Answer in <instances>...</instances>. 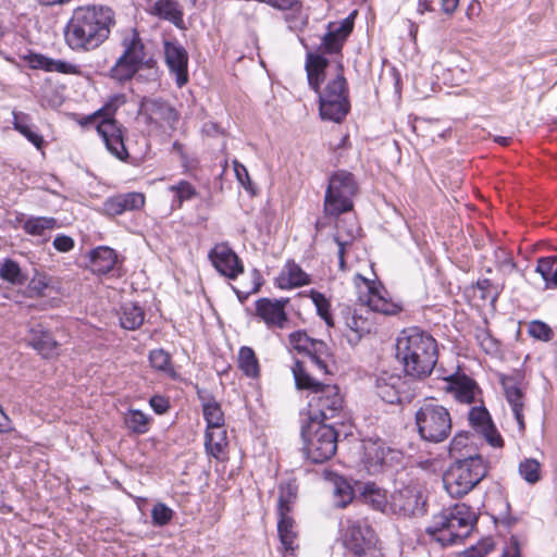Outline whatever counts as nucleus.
<instances>
[{
    "label": "nucleus",
    "mask_w": 557,
    "mask_h": 557,
    "mask_svg": "<svg viewBox=\"0 0 557 557\" xmlns=\"http://www.w3.org/2000/svg\"><path fill=\"white\" fill-rule=\"evenodd\" d=\"M116 24V14L108 5L86 4L75 8L64 26V40L76 52H89L104 44Z\"/></svg>",
    "instance_id": "obj_1"
},
{
    "label": "nucleus",
    "mask_w": 557,
    "mask_h": 557,
    "mask_svg": "<svg viewBox=\"0 0 557 557\" xmlns=\"http://www.w3.org/2000/svg\"><path fill=\"white\" fill-rule=\"evenodd\" d=\"M329 61L314 53L307 54L306 71L309 86L319 95V111L323 120L341 122L350 109L348 84L344 76V66L337 63L335 74L325 87L320 90V84L326 77Z\"/></svg>",
    "instance_id": "obj_2"
},
{
    "label": "nucleus",
    "mask_w": 557,
    "mask_h": 557,
    "mask_svg": "<svg viewBox=\"0 0 557 557\" xmlns=\"http://www.w3.org/2000/svg\"><path fill=\"white\" fill-rule=\"evenodd\" d=\"M396 356L407 375L426 377L437 362L436 341L419 327L404 330L397 338Z\"/></svg>",
    "instance_id": "obj_3"
},
{
    "label": "nucleus",
    "mask_w": 557,
    "mask_h": 557,
    "mask_svg": "<svg viewBox=\"0 0 557 557\" xmlns=\"http://www.w3.org/2000/svg\"><path fill=\"white\" fill-rule=\"evenodd\" d=\"M292 372L296 388L309 391L310 420L323 422L338 416L343 410L344 398L337 385L324 384L312 377L300 360H296Z\"/></svg>",
    "instance_id": "obj_4"
},
{
    "label": "nucleus",
    "mask_w": 557,
    "mask_h": 557,
    "mask_svg": "<svg viewBox=\"0 0 557 557\" xmlns=\"http://www.w3.org/2000/svg\"><path fill=\"white\" fill-rule=\"evenodd\" d=\"M476 521V513L470 506L456 504L435 515L425 533L442 546L456 545L470 535Z\"/></svg>",
    "instance_id": "obj_5"
},
{
    "label": "nucleus",
    "mask_w": 557,
    "mask_h": 557,
    "mask_svg": "<svg viewBox=\"0 0 557 557\" xmlns=\"http://www.w3.org/2000/svg\"><path fill=\"white\" fill-rule=\"evenodd\" d=\"M337 540L347 557H381L377 537L367 519L343 517L338 524Z\"/></svg>",
    "instance_id": "obj_6"
},
{
    "label": "nucleus",
    "mask_w": 557,
    "mask_h": 557,
    "mask_svg": "<svg viewBox=\"0 0 557 557\" xmlns=\"http://www.w3.org/2000/svg\"><path fill=\"white\" fill-rule=\"evenodd\" d=\"M488 466L481 455L456 459L443 475L450 497L460 498L472 491L487 474Z\"/></svg>",
    "instance_id": "obj_7"
},
{
    "label": "nucleus",
    "mask_w": 557,
    "mask_h": 557,
    "mask_svg": "<svg viewBox=\"0 0 557 557\" xmlns=\"http://www.w3.org/2000/svg\"><path fill=\"white\" fill-rule=\"evenodd\" d=\"M126 102L123 94H116L109 98L101 111V121L97 123V133L102 138L107 150L121 161L129 157L124 143L125 128L114 119L117 109Z\"/></svg>",
    "instance_id": "obj_8"
},
{
    "label": "nucleus",
    "mask_w": 557,
    "mask_h": 557,
    "mask_svg": "<svg viewBox=\"0 0 557 557\" xmlns=\"http://www.w3.org/2000/svg\"><path fill=\"white\" fill-rule=\"evenodd\" d=\"M121 55L110 70V76L120 82L131 81L135 74L147 63L146 49L136 28H128L121 34Z\"/></svg>",
    "instance_id": "obj_9"
},
{
    "label": "nucleus",
    "mask_w": 557,
    "mask_h": 557,
    "mask_svg": "<svg viewBox=\"0 0 557 557\" xmlns=\"http://www.w3.org/2000/svg\"><path fill=\"white\" fill-rule=\"evenodd\" d=\"M304 454L312 463L331 459L337 449V432L332 425L312 421L301 429Z\"/></svg>",
    "instance_id": "obj_10"
},
{
    "label": "nucleus",
    "mask_w": 557,
    "mask_h": 557,
    "mask_svg": "<svg viewBox=\"0 0 557 557\" xmlns=\"http://www.w3.org/2000/svg\"><path fill=\"white\" fill-rule=\"evenodd\" d=\"M418 432L424 441L444 442L451 432V417L447 408L434 400L424 401L416 412Z\"/></svg>",
    "instance_id": "obj_11"
},
{
    "label": "nucleus",
    "mask_w": 557,
    "mask_h": 557,
    "mask_svg": "<svg viewBox=\"0 0 557 557\" xmlns=\"http://www.w3.org/2000/svg\"><path fill=\"white\" fill-rule=\"evenodd\" d=\"M358 185L355 176L344 170L335 172L329 180L325 193L324 211L327 215L338 216L352 210V198Z\"/></svg>",
    "instance_id": "obj_12"
},
{
    "label": "nucleus",
    "mask_w": 557,
    "mask_h": 557,
    "mask_svg": "<svg viewBox=\"0 0 557 557\" xmlns=\"http://www.w3.org/2000/svg\"><path fill=\"white\" fill-rule=\"evenodd\" d=\"M499 383L503 387L506 401L510 406L520 433L525 430L524 423V399L528 384L524 382V375L521 371H515L511 374H500Z\"/></svg>",
    "instance_id": "obj_13"
},
{
    "label": "nucleus",
    "mask_w": 557,
    "mask_h": 557,
    "mask_svg": "<svg viewBox=\"0 0 557 557\" xmlns=\"http://www.w3.org/2000/svg\"><path fill=\"white\" fill-rule=\"evenodd\" d=\"M290 346L308 356L310 362L323 374H330L329 362L332 354L329 346L320 339L311 338L306 332L296 331L289 335Z\"/></svg>",
    "instance_id": "obj_14"
},
{
    "label": "nucleus",
    "mask_w": 557,
    "mask_h": 557,
    "mask_svg": "<svg viewBox=\"0 0 557 557\" xmlns=\"http://www.w3.org/2000/svg\"><path fill=\"white\" fill-rule=\"evenodd\" d=\"M425 506L422 494L411 487L395 491L389 499V511L404 517L423 516L426 512Z\"/></svg>",
    "instance_id": "obj_15"
},
{
    "label": "nucleus",
    "mask_w": 557,
    "mask_h": 557,
    "mask_svg": "<svg viewBox=\"0 0 557 557\" xmlns=\"http://www.w3.org/2000/svg\"><path fill=\"white\" fill-rule=\"evenodd\" d=\"M214 269L223 276L235 280L244 272V264L236 252L225 243L216 244L208 255Z\"/></svg>",
    "instance_id": "obj_16"
},
{
    "label": "nucleus",
    "mask_w": 557,
    "mask_h": 557,
    "mask_svg": "<svg viewBox=\"0 0 557 557\" xmlns=\"http://www.w3.org/2000/svg\"><path fill=\"white\" fill-rule=\"evenodd\" d=\"M139 114L146 119L147 124L157 126H173L178 120L177 111L165 100L160 98H144L140 102Z\"/></svg>",
    "instance_id": "obj_17"
},
{
    "label": "nucleus",
    "mask_w": 557,
    "mask_h": 557,
    "mask_svg": "<svg viewBox=\"0 0 557 557\" xmlns=\"http://www.w3.org/2000/svg\"><path fill=\"white\" fill-rule=\"evenodd\" d=\"M375 391L377 396L387 404H398L410 397L406 380L388 372H383L376 377Z\"/></svg>",
    "instance_id": "obj_18"
},
{
    "label": "nucleus",
    "mask_w": 557,
    "mask_h": 557,
    "mask_svg": "<svg viewBox=\"0 0 557 557\" xmlns=\"http://www.w3.org/2000/svg\"><path fill=\"white\" fill-rule=\"evenodd\" d=\"M145 202V195L138 191L117 194L102 202L101 212L113 218L125 212L138 211L144 208Z\"/></svg>",
    "instance_id": "obj_19"
},
{
    "label": "nucleus",
    "mask_w": 557,
    "mask_h": 557,
    "mask_svg": "<svg viewBox=\"0 0 557 557\" xmlns=\"http://www.w3.org/2000/svg\"><path fill=\"white\" fill-rule=\"evenodd\" d=\"M287 299L260 298L256 301V314L271 327L284 329L288 318L285 312Z\"/></svg>",
    "instance_id": "obj_20"
},
{
    "label": "nucleus",
    "mask_w": 557,
    "mask_h": 557,
    "mask_svg": "<svg viewBox=\"0 0 557 557\" xmlns=\"http://www.w3.org/2000/svg\"><path fill=\"white\" fill-rule=\"evenodd\" d=\"M164 58L170 72L175 74L177 86L185 85L188 81V54L186 49L176 41H165Z\"/></svg>",
    "instance_id": "obj_21"
},
{
    "label": "nucleus",
    "mask_w": 557,
    "mask_h": 557,
    "mask_svg": "<svg viewBox=\"0 0 557 557\" xmlns=\"http://www.w3.org/2000/svg\"><path fill=\"white\" fill-rule=\"evenodd\" d=\"M470 425L493 447H502L503 438L497 432L485 407H472L469 411Z\"/></svg>",
    "instance_id": "obj_22"
},
{
    "label": "nucleus",
    "mask_w": 557,
    "mask_h": 557,
    "mask_svg": "<svg viewBox=\"0 0 557 557\" xmlns=\"http://www.w3.org/2000/svg\"><path fill=\"white\" fill-rule=\"evenodd\" d=\"M354 27L349 18L343 20L341 23H329L327 32L322 37L320 49L325 53L341 52L344 41L351 33Z\"/></svg>",
    "instance_id": "obj_23"
},
{
    "label": "nucleus",
    "mask_w": 557,
    "mask_h": 557,
    "mask_svg": "<svg viewBox=\"0 0 557 557\" xmlns=\"http://www.w3.org/2000/svg\"><path fill=\"white\" fill-rule=\"evenodd\" d=\"M357 277L362 280L368 287L369 293L366 302L372 311L385 315H394L401 311V307L398 304L384 297L383 287H377L374 282L368 281L360 274H358Z\"/></svg>",
    "instance_id": "obj_24"
},
{
    "label": "nucleus",
    "mask_w": 557,
    "mask_h": 557,
    "mask_svg": "<svg viewBox=\"0 0 557 557\" xmlns=\"http://www.w3.org/2000/svg\"><path fill=\"white\" fill-rule=\"evenodd\" d=\"M264 3L282 11H288L284 20L290 30H300L307 24V16L302 13L301 2L298 0H264Z\"/></svg>",
    "instance_id": "obj_25"
},
{
    "label": "nucleus",
    "mask_w": 557,
    "mask_h": 557,
    "mask_svg": "<svg viewBox=\"0 0 557 557\" xmlns=\"http://www.w3.org/2000/svg\"><path fill=\"white\" fill-rule=\"evenodd\" d=\"M197 396L201 403L207 429L223 426L225 422L224 412L215 397L209 391L201 388H197Z\"/></svg>",
    "instance_id": "obj_26"
},
{
    "label": "nucleus",
    "mask_w": 557,
    "mask_h": 557,
    "mask_svg": "<svg viewBox=\"0 0 557 557\" xmlns=\"http://www.w3.org/2000/svg\"><path fill=\"white\" fill-rule=\"evenodd\" d=\"M284 500L281 499V507L277 508V533L283 548L286 552H294L296 548L297 532L295 529V521L286 511L283 505Z\"/></svg>",
    "instance_id": "obj_27"
},
{
    "label": "nucleus",
    "mask_w": 557,
    "mask_h": 557,
    "mask_svg": "<svg viewBox=\"0 0 557 557\" xmlns=\"http://www.w3.org/2000/svg\"><path fill=\"white\" fill-rule=\"evenodd\" d=\"M27 341L44 358H52L58 355L57 341L39 324L29 330Z\"/></svg>",
    "instance_id": "obj_28"
},
{
    "label": "nucleus",
    "mask_w": 557,
    "mask_h": 557,
    "mask_svg": "<svg viewBox=\"0 0 557 557\" xmlns=\"http://www.w3.org/2000/svg\"><path fill=\"white\" fill-rule=\"evenodd\" d=\"M150 14L171 22L180 29L185 28L184 14L177 0H157L150 9Z\"/></svg>",
    "instance_id": "obj_29"
},
{
    "label": "nucleus",
    "mask_w": 557,
    "mask_h": 557,
    "mask_svg": "<svg viewBox=\"0 0 557 557\" xmlns=\"http://www.w3.org/2000/svg\"><path fill=\"white\" fill-rule=\"evenodd\" d=\"M447 388L455 394L457 400L465 404H471L474 401L478 386L471 377L465 374L450 375L447 379Z\"/></svg>",
    "instance_id": "obj_30"
},
{
    "label": "nucleus",
    "mask_w": 557,
    "mask_h": 557,
    "mask_svg": "<svg viewBox=\"0 0 557 557\" xmlns=\"http://www.w3.org/2000/svg\"><path fill=\"white\" fill-rule=\"evenodd\" d=\"M345 337L350 346H356L363 335L368 334L371 329V324L367 318H363L356 312L347 311L345 317Z\"/></svg>",
    "instance_id": "obj_31"
},
{
    "label": "nucleus",
    "mask_w": 557,
    "mask_h": 557,
    "mask_svg": "<svg viewBox=\"0 0 557 557\" xmlns=\"http://www.w3.org/2000/svg\"><path fill=\"white\" fill-rule=\"evenodd\" d=\"M117 256L112 248L97 247L90 252L89 263L94 273L103 275L109 273L115 265Z\"/></svg>",
    "instance_id": "obj_32"
},
{
    "label": "nucleus",
    "mask_w": 557,
    "mask_h": 557,
    "mask_svg": "<svg viewBox=\"0 0 557 557\" xmlns=\"http://www.w3.org/2000/svg\"><path fill=\"white\" fill-rule=\"evenodd\" d=\"M309 283V275L294 261L285 264L278 277V286L283 289L300 287Z\"/></svg>",
    "instance_id": "obj_33"
},
{
    "label": "nucleus",
    "mask_w": 557,
    "mask_h": 557,
    "mask_svg": "<svg viewBox=\"0 0 557 557\" xmlns=\"http://www.w3.org/2000/svg\"><path fill=\"white\" fill-rule=\"evenodd\" d=\"M28 64L32 69H44L49 72H59L63 74L77 73V66L61 60L48 59L41 54L30 53L27 57Z\"/></svg>",
    "instance_id": "obj_34"
},
{
    "label": "nucleus",
    "mask_w": 557,
    "mask_h": 557,
    "mask_svg": "<svg viewBox=\"0 0 557 557\" xmlns=\"http://www.w3.org/2000/svg\"><path fill=\"white\" fill-rule=\"evenodd\" d=\"M205 446L206 451L210 456L219 459L227 446V435L225 426L223 425L207 429L205 435Z\"/></svg>",
    "instance_id": "obj_35"
},
{
    "label": "nucleus",
    "mask_w": 557,
    "mask_h": 557,
    "mask_svg": "<svg viewBox=\"0 0 557 557\" xmlns=\"http://www.w3.org/2000/svg\"><path fill=\"white\" fill-rule=\"evenodd\" d=\"M119 315L121 326L129 331L137 330L145 321L144 309L134 302L123 304Z\"/></svg>",
    "instance_id": "obj_36"
},
{
    "label": "nucleus",
    "mask_w": 557,
    "mask_h": 557,
    "mask_svg": "<svg viewBox=\"0 0 557 557\" xmlns=\"http://www.w3.org/2000/svg\"><path fill=\"white\" fill-rule=\"evenodd\" d=\"M361 497L364 504L371 506L373 509L381 512L389 511V500L386 497V493L376 484L366 483L362 486Z\"/></svg>",
    "instance_id": "obj_37"
},
{
    "label": "nucleus",
    "mask_w": 557,
    "mask_h": 557,
    "mask_svg": "<svg viewBox=\"0 0 557 557\" xmlns=\"http://www.w3.org/2000/svg\"><path fill=\"white\" fill-rule=\"evenodd\" d=\"M535 272L543 278L545 289L557 288V255L540 257Z\"/></svg>",
    "instance_id": "obj_38"
},
{
    "label": "nucleus",
    "mask_w": 557,
    "mask_h": 557,
    "mask_svg": "<svg viewBox=\"0 0 557 557\" xmlns=\"http://www.w3.org/2000/svg\"><path fill=\"white\" fill-rule=\"evenodd\" d=\"M238 367L248 377L255 379L259 376V361L252 348L248 346H243L239 348Z\"/></svg>",
    "instance_id": "obj_39"
},
{
    "label": "nucleus",
    "mask_w": 557,
    "mask_h": 557,
    "mask_svg": "<svg viewBox=\"0 0 557 557\" xmlns=\"http://www.w3.org/2000/svg\"><path fill=\"white\" fill-rule=\"evenodd\" d=\"M333 485L334 506L345 508L354 499V488L343 476H336L333 481Z\"/></svg>",
    "instance_id": "obj_40"
},
{
    "label": "nucleus",
    "mask_w": 557,
    "mask_h": 557,
    "mask_svg": "<svg viewBox=\"0 0 557 557\" xmlns=\"http://www.w3.org/2000/svg\"><path fill=\"white\" fill-rule=\"evenodd\" d=\"M58 226L54 218L50 216H33L24 222V231L33 236H45L46 232L52 231Z\"/></svg>",
    "instance_id": "obj_41"
},
{
    "label": "nucleus",
    "mask_w": 557,
    "mask_h": 557,
    "mask_svg": "<svg viewBox=\"0 0 557 557\" xmlns=\"http://www.w3.org/2000/svg\"><path fill=\"white\" fill-rule=\"evenodd\" d=\"M14 121L13 126L18 133H21L29 143H32L37 149H40L44 145V138L37 131L33 129L27 123V115L13 113Z\"/></svg>",
    "instance_id": "obj_42"
},
{
    "label": "nucleus",
    "mask_w": 557,
    "mask_h": 557,
    "mask_svg": "<svg viewBox=\"0 0 557 557\" xmlns=\"http://www.w3.org/2000/svg\"><path fill=\"white\" fill-rule=\"evenodd\" d=\"M169 190L173 193L172 207L180 208L183 202L191 200L197 196L195 187L187 181H180L178 183L171 185Z\"/></svg>",
    "instance_id": "obj_43"
},
{
    "label": "nucleus",
    "mask_w": 557,
    "mask_h": 557,
    "mask_svg": "<svg viewBox=\"0 0 557 557\" xmlns=\"http://www.w3.org/2000/svg\"><path fill=\"white\" fill-rule=\"evenodd\" d=\"M0 277L12 284H24L26 281V276L22 272L18 263L11 259H5L1 264Z\"/></svg>",
    "instance_id": "obj_44"
},
{
    "label": "nucleus",
    "mask_w": 557,
    "mask_h": 557,
    "mask_svg": "<svg viewBox=\"0 0 557 557\" xmlns=\"http://www.w3.org/2000/svg\"><path fill=\"white\" fill-rule=\"evenodd\" d=\"M125 423L136 434H145L149 430V419L140 410H129L125 417Z\"/></svg>",
    "instance_id": "obj_45"
},
{
    "label": "nucleus",
    "mask_w": 557,
    "mask_h": 557,
    "mask_svg": "<svg viewBox=\"0 0 557 557\" xmlns=\"http://www.w3.org/2000/svg\"><path fill=\"white\" fill-rule=\"evenodd\" d=\"M149 362L153 369L174 376L175 372L171 366V356L165 350L154 349L150 351Z\"/></svg>",
    "instance_id": "obj_46"
},
{
    "label": "nucleus",
    "mask_w": 557,
    "mask_h": 557,
    "mask_svg": "<svg viewBox=\"0 0 557 557\" xmlns=\"http://www.w3.org/2000/svg\"><path fill=\"white\" fill-rule=\"evenodd\" d=\"M520 475L530 484L541 480V463L534 458H527L519 463Z\"/></svg>",
    "instance_id": "obj_47"
},
{
    "label": "nucleus",
    "mask_w": 557,
    "mask_h": 557,
    "mask_svg": "<svg viewBox=\"0 0 557 557\" xmlns=\"http://www.w3.org/2000/svg\"><path fill=\"white\" fill-rule=\"evenodd\" d=\"M312 302L317 308V312L321 319L324 320L327 326L333 327L335 325L334 320L330 312V302L325 296L317 290L310 292Z\"/></svg>",
    "instance_id": "obj_48"
},
{
    "label": "nucleus",
    "mask_w": 557,
    "mask_h": 557,
    "mask_svg": "<svg viewBox=\"0 0 557 557\" xmlns=\"http://www.w3.org/2000/svg\"><path fill=\"white\" fill-rule=\"evenodd\" d=\"M528 332L530 336L542 342L550 341L554 334L552 327L540 320L531 321L528 326Z\"/></svg>",
    "instance_id": "obj_49"
},
{
    "label": "nucleus",
    "mask_w": 557,
    "mask_h": 557,
    "mask_svg": "<svg viewBox=\"0 0 557 557\" xmlns=\"http://www.w3.org/2000/svg\"><path fill=\"white\" fill-rule=\"evenodd\" d=\"M389 451V449L386 450L383 445L379 443H373L366 447L367 458L374 467H382L385 463L386 453Z\"/></svg>",
    "instance_id": "obj_50"
},
{
    "label": "nucleus",
    "mask_w": 557,
    "mask_h": 557,
    "mask_svg": "<svg viewBox=\"0 0 557 557\" xmlns=\"http://www.w3.org/2000/svg\"><path fill=\"white\" fill-rule=\"evenodd\" d=\"M251 277H252V286H251V288L249 290H245L244 292V290H240V289L236 288L235 286H232V288L235 292L238 300L242 304L244 301H246L251 294L258 293L260 290L262 284H263V278H262V275L259 272V270L253 269L251 271Z\"/></svg>",
    "instance_id": "obj_51"
},
{
    "label": "nucleus",
    "mask_w": 557,
    "mask_h": 557,
    "mask_svg": "<svg viewBox=\"0 0 557 557\" xmlns=\"http://www.w3.org/2000/svg\"><path fill=\"white\" fill-rule=\"evenodd\" d=\"M173 517V511L165 504L159 503L153 506L151 510V518L156 525H165L168 524Z\"/></svg>",
    "instance_id": "obj_52"
},
{
    "label": "nucleus",
    "mask_w": 557,
    "mask_h": 557,
    "mask_svg": "<svg viewBox=\"0 0 557 557\" xmlns=\"http://www.w3.org/2000/svg\"><path fill=\"white\" fill-rule=\"evenodd\" d=\"M480 292V299L495 302L498 298V290L488 278L479 280L474 286Z\"/></svg>",
    "instance_id": "obj_53"
},
{
    "label": "nucleus",
    "mask_w": 557,
    "mask_h": 557,
    "mask_svg": "<svg viewBox=\"0 0 557 557\" xmlns=\"http://www.w3.org/2000/svg\"><path fill=\"white\" fill-rule=\"evenodd\" d=\"M297 495V486L293 483L282 484L280 485V497L277 503V508L281 507V499L284 500L283 505L286 507V511H290V506L293 503V499L296 498Z\"/></svg>",
    "instance_id": "obj_54"
},
{
    "label": "nucleus",
    "mask_w": 557,
    "mask_h": 557,
    "mask_svg": "<svg viewBox=\"0 0 557 557\" xmlns=\"http://www.w3.org/2000/svg\"><path fill=\"white\" fill-rule=\"evenodd\" d=\"M476 339L486 352H493L497 349V342L486 330H480L476 334Z\"/></svg>",
    "instance_id": "obj_55"
},
{
    "label": "nucleus",
    "mask_w": 557,
    "mask_h": 557,
    "mask_svg": "<svg viewBox=\"0 0 557 557\" xmlns=\"http://www.w3.org/2000/svg\"><path fill=\"white\" fill-rule=\"evenodd\" d=\"M53 247L60 252H67L73 249L74 240L67 235L59 234L53 239Z\"/></svg>",
    "instance_id": "obj_56"
},
{
    "label": "nucleus",
    "mask_w": 557,
    "mask_h": 557,
    "mask_svg": "<svg viewBox=\"0 0 557 557\" xmlns=\"http://www.w3.org/2000/svg\"><path fill=\"white\" fill-rule=\"evenodd\" d=\"M101 111H95L88 115H77L75 121L83 127L86 126H95L97 128V123L101 121Z\"/></svg>",
    "instance_id": "obj_57"
},
{
    "label": "nucleus",
    "mask_w": 557,
    "mask_h": 557,
    "mask_svg": "<svg viewBox=\"0 0 557 557\" xmlns=\"http://www.w3.org/2000/svg\"><path fill=\"white\" fill-rule=\"evenodd\" d=\"M149 404L153 411L158 414H162L170 408L169 400L160 395H154L150 398Z\"/></svg>",
    "instance_id": "obj_58"
},
{
    "label": "nucleus",
    "mask_w": 557,
    "mask_h": 557,
    "mask_svg": "<svg viewBox=\"0 0 557 557\" xmlns=\"http://www.w3.org/2000/svg\"><path fill=\"white\" fill-rule=\"evenodd\" d=\"M503 557H521V548L517 536L512 535L504 549Z\"/></svg>",
    "instance_id": "obj_59"
},
{
    "label": "nucleus",
    "mask_w": 557,
    "mask_h": 557,
    "mask_svg": "<svg viewBox=\"0 0 557 557\" xmlns=\"http://www.w3.org/2000/svg\"><path fill=\"white\" fill-rule=\"evenodd\" d=\"M234 171H235V174H236V177H237L238 182L245 188H247V184H250V178H249V174H248V171L245 168V165H243L239 162L235 161L234 162Z\"/></svg>",
    "instance_id": "obj_60"
},
{
    "label": "nucleus",
    "mask_w": 557,
    "mask_h": 557,
    "mask_svg": "<svg viewBox=\"0 0 557 557\" xmlns=\"http://www.w3.org/2000/svg\"><path fill=\"white\" fill-rule=\"evenodd\" d=\"M12 430L10 419L0 406V433H8Z\"/></svg>",
    "instance_id": "obj_61"
},
{
    "label": "nucleus",
    "mask_w": 557,
    "mask_h": 557,
    "mask_svg": "<svg viewBox=\"0 0 557 557\" xmlns=\"http://www.w3.org/2000/svg\"><path fill=\"white\" fill-rule=\"evenodd\" d=\"M467 436L462 434L456 435L450 443V454L453 455L456 450H459L461 446L466 445Z\"/></svg>",
    "instance_id": "obj_62"
},
{
    "label": "nucleus",
    "mask_w": 557,
    "mask_h": 557,
    "mask_svg": "<svg viewBox=\"0 0 557 557\" xmlns=\"http://www.w3.org/2000/svg\"><path fill=\"white\" fill-rule=\"evenodd\" d=\"M459 0H442V10L446 14H451L458 8Z\"/></svg>",
    "instance_id": "obj_63"
},
{
    "label": "nucleus",
    "mask_w": 557,
    "mask_h": 557,
    "mask_svg": "<svg viewBox=\"0 0 557 557\" xmlns=\"http://www.w3.org/2000/svg\"><path fill=\"white\" fill-rule=\"evenodd\" d=\"M491 548H492L491 542L484 543V547H482V548L472 547L470 550L469 557H484L490 552Z\"/></svg>",
    "instance_id": "obj_64"
}]
</instances>
